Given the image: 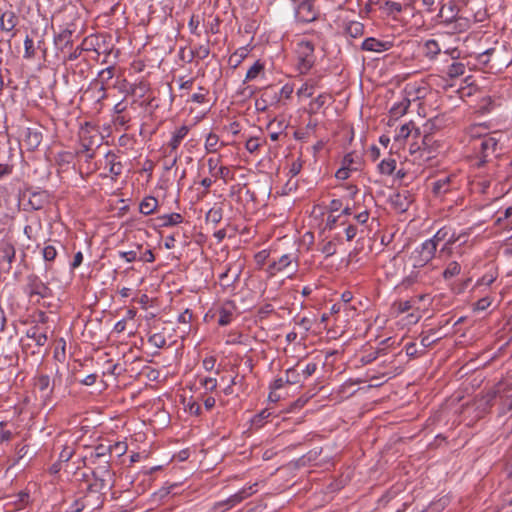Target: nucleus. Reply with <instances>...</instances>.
<instances>
[{"instance_id": "obj_26", "label": "nucleus", "mask_w": 512, "mask_h": 512, "mask_svg": "<svg viewBox=\"0 0 512 512\" xmlns=\"http://www.w3.org/2000/svg\"><path fill=\"white\" fill-rule=\"evenodd\" d=\"M379 171L384 175H391L396 169V160L392 157L383 159L378 165Z\"/></svg>"}, {"instance_id": "obj_11", "label": "nucleus", "mask_w": 512, "mask_h": 512, "mask_svg": "<svg viewBox=\"0 0 512 512\" xmlns=\"http://www.w3.org/2000/svg\"><path fill=\"white\" fill-rule=\"evenodd\" d=\"M34 385H35V388L38 389L42 393L41 397L44 400L50 399L52 392H53V386L51 385L50 377L48 375L36 376Z\"/></svg>"}, {"instance_id": "obj_28", "label": "nucleus", "mask_w": 512, "mask_h": 512, "mask_svg": "<svg viewBox=\"0 0 512 512\" xmlns=\"http://www.w3.org/2000/svg\"><path fill=\"white\" fill-rule=\"evenodd\" d=\"M264 71V64L257 60L247 71L244 82L256 79Z\"/></svg>"}, {"instance_id": "obj_29", "label": "nucleus", "mask_w": 512, "mask_h": 512, "mask_svg": "<svg viewBox=\"0 0 512 512\" xmlns=\"http://www.w3.org/2000/svg\"><path fill=\"white\" fill-rule=\"evenodd\" d=\"M42 141V135L41 133L37 131H32L30 129L27 130L26 133V143L29 147V149H35L37 148Z\"/></svg>"}, {"instance_id": "obj_38", "label": "nucleus", "mask_w": 512, "mask_h": 512, "mask_svg": "<svg viewBox=\"0 0 512 512\" xmlns=\"http://www.w3.org/2000/svg\"><path fill=\"white\" fill-rule=\"evenodd\" d=\"M114 76V68L112 66L107 67L101 70L98 73V79L94 80V82H99L102 84H107Z\"/></svg>"}, {"instance_id": "obj_15", "label": "nucleus", "mask_w": 512, "mask_h": 512, "mask_svg": "<svg viewBox=\"0 0 512 512\" xmlns=\"http://www.w3.org/2000/svg\"><path fill=\"white\" fill-rule=\"evenodd\" d=\"M115 480L103 481L101 478H93V481L88 485V490L100 494L102 497L111 490L114 486Z\"/></svg>"}, {"instance_id": "obj_14", "label": "nucleus", "mask_w": 512, "mask_h": 512, "mask_svg": "<svg viewBox=\"0 0 512 512\" xmlns=\"http://www.w3.org/2000/svg\"><path fill=\"white\" fill-rule=\"evenodd\" d=\"M93 478H101L104 482L114 480V473L110 469L109 460L102 461L94 468Z\"/></svg>"}, {"instance_id": "obj_27", "label": "nucleus", "mask_w": 512, "mask_h": 512, "mask_svg": "<svg viewBox=\"0 0 512 512\" xmlns=\"http://www.w3.org/2000/svg\"><path fill=\"white\" fill-rule=\"evenodd\" d=\"M192 56L203 60L207 58L210 54L209 41L203 44L195 45L191 50Z\"/></svg>"}, {"instance_id": "obj_62", "label": "nucleus", "mask_w": 512, "mask_h": 512, "mask_svg": "<svg viewBox=\"0 0 512 512\" xmlns=\"http://www.w3.org/2000/svg\"><path fill=\"white\" fill-rule=\"evenodd\" d=\"M219 163H220V157L218 158H214V157H210L208 158L207 160V166H208V169H209V172L214 175V173L216 172V170L218 169L219 167Z\"/></svg>"}, {"instance_id": "obj_63", "label": "nucleus", "mask_w": 512, "mask_h": 512, "mask_svg": "<svg viewBox=\"0 0 512 512\" xmlns=\"http://www.w3.org/2000/svg\"><path fill=\"white\" fill-rule=\"evenodd\" d=\"M12 437V432L5 429L4 423L0 422V443L9 441Z\"/></svg>"}, {"instance_id": "obj_33", "label": "nucleus", "mask_w": 512, "mask_h": 512, "mask_svg": "<svg viewBox=\"0 0 512 512\" xmlns=\"http://www.w3.org/2000/svg\"><path fill=\"white\" fill-rule=\"evenodd\" d=\"M465 65L461 62H453L447 70V74L450 78H457L465 73Z\"/></svg>"}, {"instance_id": "obj_31", "label": "nucleus", "mask_w": 512, "mask_h": 512, "mask_svg": "<svg viewBox=\"0 0 512 512\" xmlns=\"http://www.w3.org/2000/svg\"><path fill=\"white\" fill-rule=\"evenodd\" d=\"M448 227L440 228L431 238L426 239V241H431L432 244L435 245V250L437 251V247L441 242L446 243V239H448Z\"/></svg>"}, {"instance_id": "obj_23", "label": "nucleus", "mask_w": 512, "mask_h": 512, "mask_svg": "<svg viewBox=\"0 0 512 512\" xmlns=\"http://www.w3.org/2000/svg\"><path fill=\"white\" fill-rule=\"evenodd\" d=\"M424 53L429 59H435L441 53V47L437 40L429 39L424 43Z\"/></svg>"}, {"instance_id": "obj_8", "label": "nucleus", "mask_w": 512, "mask_h": 512, "mask_svg": "<svg viewBox=\"0 0 512 512\" xmlns=\"http://www.w3.org/2000/svg\"><path fill=\"white\" fill-rule=\"evenodd\" d=\"M97 139H99L97 130H89L88 128L82 129L80 132V145L82 150L94 149L95 146H98Z\"/></svg>"}, {"instance_id": "obj_40", "label": "nucleus", "mask_w": 512, "mask_h": 512, "mask_svg": "<svg viewBox=\"0 0 512 512\" xmlns=\"http://www.w3.org/2000/svg\"><path fill=\"white\" fill-rule=\"evenodd\" d=\"M140 248H141V246L137 245L136 249H134V250L119 251L118 255L120 258L124 259L126 262L131 263V262L139 259L138 252H139Z\"/></svg>"}, {"instance_id": "obj_16", "label": "nucleus", "mask_w": 512, "mask_h": 512, "mask_svg": "<svg viewBox=\"0 0 512 512\" xmlns=\"http://www.w3.org/2000/svg\"><path fill=\"white\" fill-rule=\"evenodd\" d=\"M17 24V17L13 11H5L0 14V28L2 31L11 32Z\"/></svg>"}, {"instance_id": "obj_9", "label": "nucleus", "mask_w": 512, "mask_h": 512, "mask_svg": "<svg viewBox=\"0 0 512 512\" xmlns=\"http://www.w3.org/2000/svg\"><path fill=\"white\" fill-rule=\"evenodd\" d=\"M256 486H257V483H254L252 485H249L247 487H244L242 488L241 490H239L238 492H236L235 494L231 495L226 501H225V504L231 508L233 506H235L236 504L240 503L241 501H243L244 499H246L247 497L253 495L255 492H256Z\"/></svg>"}, {"instance_id": "obj_52", "label": "nucleus", "mask_w": 512, "mask_h": 512, "mask_svg": "<svg viewBox=\"0 0 512 512\" xmlns=\"http://www.w3.org/2000/svg\"><path fill=\"white\" fill-rule=\"evenodd\" d=\"M496 279V275L492 272L486 273L478 281V286H490Z\"/></svg>"}, {"instance_id": "obj_21", "label": "nucleus", "mask_w": 512, "mask_h": 512, "mask_svg": "<svg viewBox=\"0 0 512 512\" xmlns=\"http://www.w3.org/2000/svg\"><path fill=\"white\" fill-rule=\"evenodd\" d=\"M110 451L111 448L109 445L99 444L94 448V451L91 453L90 458L92 459L93 463H95L96 460H99L100 463L104 460H110Z\"/></svg>"}, {"instance_id": "obj_35", "label": "nucleus", "mask_w": 512, "mask_h": 512, "mask_svg": "<svg viewBox=\"0 0 512 512\" xmlns=\"http://www.w3.org/2000/svg\"><path fill=\"white\" fill-rule=\"evenodd\" d=\"M30 502V496L27 492H20L17 494L15 500L12 502L17 510L24 509Z\"/></svg>"}, {"instance_id": "obj_43", "label": "nucleus", "mask_w": 512, "mask_h": 512, "mask_svg": "<svg viewBox=\"0 0 512 512\" xmlns=\"http://www.w3.org/2000/svg\"><path fill=\"white\" fill-rule=\"evenodd\" d=\"M408 106H409V101L404 100L403 102H401L399 104L393 105L390 109V113L394 117H399L406 112Z\"/></svg>"}, {"instance_id": "obj_58", "label": "nucleus", "mask_w": 512, "mask_h": 512, "mask_svg": "<svg viewBox=\"0 0 512 512\" xmlns=\"http://www.w3.org/2000/svg\"><path fill=\"white\" fill-rule=\"evenodd\" d=\"M260 144H259V140L258 138H255V137H251L249 138L247 141H246V144H245V148L247 149V151H249L250 153H254L255 151L258 150Z\"/></svg>"}, {"instance_id": "obj_50", "label": "nucleus", "mask_w": 512, "mask_h": 512, "mask_svg": "<svg viewBox=\"0 0 512 512\" xmlns=\"http://www.w3.org/2000/svg\"><path fill=\"white\" fill-rule=\"evenodd\" d=\"M42 254L45 261H53L57 255V251L54 246L47 245L43 248Z\"/></svg>"}, {"instance_id": "obj_22", "label": "nucleus", "mask_w": 512, "mask_h": 512, "mask_svg": "<svg viewBox=\"0 0 512 512\" xmlns=\"http://www.w3.org/2000/svg\"><path fill=\"white\" fill-rule=\"evenodd\" d=\"M344 31L352 38H358L364 33V25L359 21H348L345 23Z\"/></svg>"}, {"instance_id": "obj_25", "label": "nucleus", "mask_w": 512, "mask_h": 512, "mask_svg": "<svg viewBox=\"0 0 512 512\" xmlns=\"http://www.w3.org/2000/svg\"><path fill=\"white\" fill-rule=\"evenodd\" d=\"M248 54L249 49L247 47H240L229 57V64L233 68L238 67L242 63V61L248 56Z\"/></svg>"}, {"instance_id": "obj_10", "label": "nucleus", "mask_w": 512, "mask_h": 512, "mask_svg": "<svg viewBox=\"0 0 512 512\" xmlns=\"http://www.w3.org/2000/svg\"><path fill=\"white\" fill-rule=\"evenodd\" d=\"M28 288L30 295H38L42 298L49 296V288L36 276L28 278Z\"/></svg>"}, {"instance_id": "obj_32", "label": "nucleus", "mask_w": 512, "mask_h": 512, "mask_svg": "<svg viewBox=\"0 0 512 512\" xmlns=\"http://www.w3.org/2000/svg\"><path fill=\"white\" fill-rule=\"evenodd\" d=\"M162 225L165 227L180 224L183 221V217L179 213H170L161 217Z\"/></svg>"}, {"instance_id": "obj_42", "label": "nucleus", "mask_w": 512, "mask_h": 512, "mask_svg": "<svg viewBox=\"0 0 512 512\" xmlns=\"http://www.w3.org/2000/svg\"><path fill=\"white\" fill-rule=\"evenodd\" d=\"M222 219V209L213 207L206 214V220L213 224H218Z\"/></svg>"}, {"instance_id": "obj_39", "label": "nucleus", "mask_w": 512, "mask_h": 512, "mask_svg": "<svg viewBox=\"0 0 512 512\" xmlns=\"http://www.w3.org/2000/svg\"><path fill=\"white\" fill-rule=\"evenodd\" d=\"M458 233L452 232L450 228H448V239H446V243L443 244L441 248V252L447 251L448 254L451 252V246L459 241V237H457Z\"/></svg>"}, {"instance_id": "obj_37", "label": "nucleus", "mask_w": 512, "mask_h": 512, "mask_svg": "<svg viewBox=\"0 0 512 512\" xmlns=\"http://www.w3.org/2000/svg\"><path fill=\"white\" fill-rule=\"evenodd\" d=\"M219 137L214 133H209L205 140V150L207 153H214L217 151V144Z\"/></svg>"}, {"instance_id": "obj_24", "label": "nucleus", "mask_w": 512, "mask_h": 512, "mask_svg": "<svg viewBox=\"0 0 512 512\" xmlns=\"http://www.w3.org/2000/svg\"><path fill=\"white\" fill-rule=\"evenodd\" d=\"M158 207V200L152 196L145 197L140 203V212L144 215L152 214Z\"/></svg>"}, {"instance_id": "obj_56", "label": "nucleus", "mask_w": 512, "mask_h": 512, "mask_svg": "<svg viewBox=\"0 0 512 512\" xmlns=\"http://www.w3.org/2000/svg\"><path fill=\"white\" fill-rule=\"evenodd\" d=\"M149 343H151L157 348H162L166 344V341L161 334H153L149 338Z\"/></svg>"}, {"instance_id": "obj_60", "label": "nucleus", "mask_w": 512, "mask_h": 512, "mask_svg": "<svg viewBox=\"0 0 512 512\" xmlns=\"http://www.w3.org/2000/svg\"><path fill=\"white\" fill-rule=\"evenodd\" d=\"M229 271H230V269H227L224 273H222L219 276V279L222 282V284L226 285V286H229L230 284L235 282L238 279V277H239L238 274H235V275H233L232 279H229V275H228Z\"/></svg>"}, {"instance_id": "obj_18", "label": "nucleus", "mask_w": 512, "mask_h": 512, "mask_svg": "<svg viewBox=\"0 0 512 512\" xmlns=\"http://www.w3.org/2000/svg\"><path fill=\"white\" fill-rule=\"evenodd\" d=\"M15 248L9 242H3L0 245V260L2 262H6L8 267L10 268L12 262L15 259Z\"/></svg>"}, {"instance_id": "obj_59", "label": "nucleus", "mask_w": 512, "mask_h": 512, "mask_svg": "<svg viewBox=\"0 0 512 512\" xmlns=\"http://www.w3.org/2000/svg\"><path fill=\"white\" fill-rule=\"evenodd\" d=\"M201 384L207 391H213L217 387V380L215 378L207 377L201 381Z\"/></svg>"}, {"instance_id": "obj_19", "label": "nucleus", "mask_w": 512, "mask_h": 512, "mask_svg": "<svg viewBox=\"0 0 512 512\" xmlns=\"http://www.w3.org/2000/svg\"><path fill=\"white\" fill-rule=\"evenodd\" d=\"M189 132V127L186 125H182L179 127L172 135L168 145L171 149V152L176 151L181 143V141L187 136Z\"/></svg>"}, {"instance_id": "obj_30", "label": "nucleus", "mask_w": 512, "mask_h": 512, "mask_svg": "<svg viewBox=\"0 0 512 512\" xmlns=\"http://www.w3.org/2000/svg\"><path fill=\"white\" fill-rule=\"evenodd\" d=\"M461 272V265L456 261H451L448 263L446 268L443 271V277L445 280L451 279Z\"/></svg>"}, {"instance_id": "obj_46", "label": "nucleus", "mask_w": 512, "mask_h": 512, "mask_svg": "<svg viewBox=\"0 0 512 512\" xmlns=\"http://www.w3.org/2000/svg\"><path fill=\"white\" fill-rule=\"evenodd\" d=\"M449 183V178L444 177L443 179H439L433 183V191L435 194H441L447 192Z\"/></svg>"}, {"instance_id": "obj_44", "label": "nucleus", "mask_w": 512, "mask_h": 512, "mask_svg": "<svg viewBox=\"0 0 512 512\" xmlns=\"http://www.w3.org/2000/svg\"><path fill=\"white\" fill-rule=\"evenodd\" d=\"M75 453V449L73 446L64 445L62 450L59 453V462H68Z\"/></svg>"}, {"instance_id": "obj_17", "label": "nucleus", "mask_w": 512, "mask_h": 512, "mask_svg": "<svg viewBox=\"0 0 512 512\" xmlns=\"http://www.w3.org/2000/svg\"><path fill=\"white\" fill-rule=\"evenodd\" d=\"M106 167H108L110 174L113 177H117L122 173V164L118 160L116 154L108 152L105 156Z\"/></svg>"}, {"instance_id": "obj_7", "label": "nucleus", "mask_w": 512, "mask_h": 512, "mask_svg": "<svg viewBox=\"0 0 512 512\" xmlns=\"http://www.w3.org/2000/svg\"><path fill=\"white\" fill-rule=\"evenodd\" d=\"M392 46V41L369 37L362 42L361 49L368 52L382 53L391 49Z\"/></svg>"}, {"instance_id": "obj_6", "label": "nucleus", "mask_w": 512, "mask_h": 512, "mask_svg": "<svg viewBox=\"0 0 512 512\" xmlns=\"http://www.w3.org/2000/svg\"><path fill=\"white\" fill-rule=\"evenodd\" d=\"M298 268V258L293 254H283L278 260L273 261L267 267V273L270 277L286 270L295 272Z\"/></svg>"}, {"instance_id": "obj_53", "label": "nucleus", "mask_w": 512, "mask_h": 512, "mask_svg": "<svg viewBox=\"0 0 512 512\" xmlns=\"http://www.w3.org/2000/svg\"><path fill=\"white\" fill-rule=\"evenodd\" d=\"M269 416L270 413L267 410H263L253 417L252 424L256 427H261L263 425V421Z\"/></svg>"}, {"instance_id": "obj_47", "label": "nucleus", "mask_w": 512, "mask_h": 512, "mask_svg": "<svg viewBox=\"0 0 512 512\" xmlns=\"http://www.w3.org/2000/svg\"><path fill=\"white\" fill-rule=\"evenodd\" d=\"M301 374L297 371L296 368L292 367L286 370V383L289 384H297L301 381Z\"/></svg>"}, {"instance_id": "obj_36", "label": "nucleus", "mask_w": 512, "mask_h": 512, "mask_svg": "<svg viewBox=\"0 0 512 512\" xmlns=\"http://www.w3.org/2000/svg\"><path fill=\"white\" fill-rule=\"evenodd\" d=\"M315 83L313 81H307L301 85L297 90V95L300 97L309 98L314 94Z\"/></svg>"}, {"instance_id": "obj_64", "label": "nucleus", "mask_w": 512, "mask_h": 512, "mask_svg": "<svg viewBox=\"0 0 512 512\" xmlns=\"http://www.w3.org/2000/svg\"><path fill=\"white\" fill-rule=\"evenodd\" d=\"M199 24H200V21H199L198 17L193 15L190 18V21L188 23L189 29L192 34L199 35V32H198Z\"/></svg>"}, {"instance_id": "obj_54", "label": "nucleus", "mask_w": 512, "mask_h": 512, "mask_svg": "<svg viewBox=\"0 0 512 512\" xmlns=\"http://www.w3.org/2000/svg\"><path fill=\"white\" fill-rule=\"evenodd\" d=\"M186 411H188L191 415L198 416L201 413V407L196 401L190 400L186 404Z\"/></svg>"}, {"instance_id": "obj_51", "label": "nucleus", "mask_w": 512, "mask_h": 512, "mask_svg": "<svg viewBox=\"0 0 512 512\" xmlns=\"http://www.w3.org/2000/svg\"><path fill=\"white\" fill-rule=\"evenodd\" d=\"M24 49H25V53H24V57L25 58H31V57L34 56V53H35V51H34V42L28 36L24 40Z\"/></svg>"}, {"instance_id": "obj_45", "label": "nucleus", "mask_w": 512, "mask_h": 512, "mask_svg": "<svg viewBox=\"0 0 512 512\" xmlns=\"http://www.w3.org/2000/svg\"><path fill=\"white\" fill-rule=\"evenodd\" d=\"M109 446L111 448V451H110L111 456L115 455L117 457H120L123 454H125L127 451L126 442L119 441V442H116L113 445H109Z\"/></svg>"}, {"instance_id": "obj_20", "label": "nucleus", "mask_w": 512, "mask_h": 512, "mask_svg": "<svg viewBox=\"0 0 512 512\" xmlns=\"http://www.w3.org/2000/svg\"><path fill=\"white\" fill-rule=\"evenodd\" d=\"M428 136H424L422 143L423 147L417 145L416 143L410 146V154L413 156V161L421 162L423 160L424 154L426 153V147L428 146ZM429 155H427L424 160H428Z\"/></svg>"}, {"instance_id": "obj_55", "label": "nucleus", "mask_w": 512, "mask_h": 512, "mask_svg": "<svg viewBox=\"0 0 512 512\" xmlns=\"http://www.w3.org/2000/svg\"><path fill=\"white\" fill-rule=\"evenodd\" d=\"M231 320H232V314L229 311H227L226 309H222L220 311V316L218 319L219 325L226 326L231 322Z\"/></svg>"}, {"instance_id": "obj_12", "label": "nucleus", "mask_w": 512, "mask_h": 512, "mask_svg": "<svg viewBox=\"0 0 512 512\" xmlns=\"http://www.w3.org/2000/svg\"><path fill=\"white\" fill-rule=\"evenodd\" d=\"M410 136H412L414 138H418L421 136L420 129L415 127V124L413 122H409V123L402 125L396 133L395 140L396 141L405 140Z\"/></svg>"}, {"instance_id": "obj_2", "label": "nucleus", "mask_w": 512, "mask_h": 512, "mask_svg": "<svg viewBox=\"0 0 512 512\" xmlns=\"http://www.w3.org/2000/svg\"><path fill=\"white\" fill-rule=\"evenodd\" d=\"M482 130H485L482 125H475L470 129V135L474 138L473 148L481 154L480 164L485 163L486 159L497 151L502 137L499 132L482 134Z\"/></svg>"}, {"instance_id": "obj_57", "label": "nucleus", "mask_w": 512, "mask_h": 512, "mask_svg": "<svg viewBox=\"0 0 512 512\" xmlns=\"http://www.w3.org/2000/svg\"><path fill=\"white\" fill-rule=\"evenodd\" d=\"M301 169H302V161L300 159L293 161L289 167L290 176L291 177L297 176L300 173Z\"/></svg>"}, {"instance_id": "obj_61", "label": "nucleus", "mask_w": 512, "mask_h": 512, "mask_svg": "<svg viewBox=\"0 0 512 512\" xmlns=\"http://www.w3.org/2000/svg\"><path fill=\"white\" fill-rule=\"evenodd\" d=\"M350 172H351V169L350 167H347V166H342L341 168H339L336 173H335V177L339 180H346L347 178H349L350 176Z\"/></svg>"}, {"instance_id": "obj_49", "label": "nucleus", "mask_w": 512, "mask_h": 512, "mask_svg": "<svg viewBox=\"0 0 512 512\" xmlns=\"http://www.w3.org/2000/svg\"><path fill=\"white\" fill-rule=\"evenodd\" d=\"M91 88H94L97 91V101L100 102L104 100L107 96L106 94V85L99 82H92Z\"/></svg>"}, {"instance_id": "obj_13", "label": "nucleus", "mask_w": 512, "mask_h": 512, "mask_svg": "<svg viewBox=\"0 0 512 512\" xmlns=\"http://www.w3.org/2000/svg\"><path fill=\"white\" fill-rule=\"evenodd\" d=\"M471 27V21L463 16H459L448 27L446 33L447 34H461L469 30Z\"/></svg>"}, {"instance_id": "obj_48", "label": "nucleus", "mask_w": 512, "mask_h": 512, "mask_svg": "<svg viewBox=\"0 0 512 512\" xmlns=\"http://www.w3.org/2000/svg\"><path fill=\"white\" fill-rule=\"evenodd\" d=\"M384 9L388 14L400 13L402 11V5L398 2L385 0Z\"/></svg>"}, {"instance_id": "obj_5", "label": "nucleus", "mask_w": 512, "mask_h": 512, "mask_svg": "<svg viewBox=\"0 0 512 512\" xmlns=\"http://www.w3.org/2000/svg\"><path fill=\"white\" fill-rule=\"evenodd\" d=\"M317 0H302L295 9V17L299 22L310 23L318 19L320 10Z\"/></svg>"}, {"instance_id": "obj_3", "label": "nucleus", "mask_w": 512, "mask_h": 512, "mask_svg": "<svg viewBox=\"0 0 512 512\" xmlns=\"http://www.w3.org/2000/svg\"><path fill=\"white\" fill-rule=\"evenodd\" d=\"M104 501L100 494L86 489V493L71 505V512H93L99 509Z\"/></svg>"}, {"instance_id": "obj_1", "label": "nucleus", "mask_w": 512, "mask_h": 512, "mask_svg": "<svg viewBox=\"0 0 512 512\" xmlns=\"http://www.w3.org/2000/svg\"><path fill=\"white\" fill-rule=\"evenodd\" d=\"M435 245L431 241H424L416 246L408 256V263L412 266L413 270L403 280V285L406 287L414 283L427 282L428 275H420L419 269L427 266L435 257Z\"/></svg>"}, {"instance_id": "obj_4", "label": "nucleus", "mask_w": 512, "mask_h": 512, "mask_svg": "<svg viewBox=\"0 0 512 512\" xmlns=\"http://www.w3.org/2000/svg\"><path fill=\"white\" fill-rule=\"evenodd\" d=\"M298 68L301 73L308 72L315 62L314 45L311 41L302 39L297 43Z\"/></svg>"}, {"instance_id": "obj_34", "label": "nucleus", "mask_w": 512, "mask_h": 512, "mask_svg": "<svg viewBox=\"0 0 512 512\" xmlns=\"http://www.w3.org/2000/svg\"><path fill=\"white\" fill-rule=\"evenodd\" d=\"M27 337L31 338L37 346H44L47 342L46 334L40 333L34 328L28 330Z\"/></svg>"}, {"instance_id": "obj_41", "label": "nucleus", "mask_w": 512, "mask_h": 512, "mask_svg": "<svg viewBox=\"0 0 512 512\" xmlns=\"http://www.w3.org/2000/svg\"><path fill=\"white\" fill-rule=\"evenodd\" d=\"M438 17L442 19L440 21V25H442L443 27L448 29V27L453 22V20H455L459 16H457V15H446V7L442 6L440 11H439V13H438Z\"/></svg>"}]
</instances>
